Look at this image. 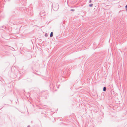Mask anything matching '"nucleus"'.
<instances>
[{
  "mask_svg": "<svg viewBox=\"0 0 127 127\" xmlns=\"http://www.w3.org/2000/svg\"><path fill=\"white\" fill-rule=\"evenodd\" d=\"M53 32H51V33H50V37H52L53 36Z\"/></svg>",
  "mask_w": 127,
  "mask_h": 127,
  "instance_id": "f257e3e1",
  "label": "nucleus"
},
{
  "mask_svg": "<svg viewBox=\"0 0 127 127\" xmlns=\"http://www.w3.org/2000/svg\"><path fill=\"white\" fill-rule=\"evenodd\" d=\"M106 88L105 87H104L103 88V91H106Z\"/></svg>",
  "mask_w": 127,
  "mask_h": 127,
  "instance_id": "f03ea898",
  "label": "nucleus"
},
{
  "mask_svg": "<svg viewBox=\"0 0 127 127\" xmlns=\"http://www.w3.org/2000/svg\"><path fill=\"white\" fill-rule=\"evenodd\" d=\"M93 5V4H90V5L89 6L90 7H92V6Z\"/></svg>",
  "mask_w": 127,
  "mask_h": 127,
  "instance_id": "7ed1b4c3",
  "label": "nucleus"
},
{
  "mask_svg": "<svg viewBox=\"0 0 127 127\" xmlns=\"http://www.w3.org/2000/svg\"><path fill=\"white\" fill-rule=\"evenodd\" d=\"M125 7L126 8V10L127 11V5Z\"/></svg>",
  "mask_w": 127,
  "mask_h": 127,
  "instance_id": "20e7f679",
  "label": "nucleus"
},
{
  "mask_svg": "<svg viewBox=\"0 0 127 127\" xmlns=\"http://www.w3.org/2000/svg\"><path fill=\"white\" fill-rule=\"evenodd\" d=\"M72 11H74V10H72Z\"/></svg>",
  "mask_w": 127,
  "mask_h": 127,
  "instance_id": "39448f33",
  "label": "nucleus"
}]
</instances>
